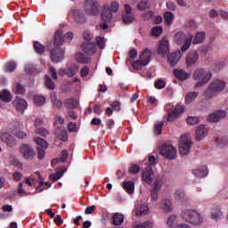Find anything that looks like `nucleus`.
Segmentation results:
<instances>
[{
  "instance_id": "obj_41",
  "label": "nucleus",
  "mask_w": 228,
  "mask_h": 228,
  "mask_svg": "<svg viewBox=\"0 0 228 228\" xmlns=\"http://www.w3.org/2000/svg\"><path fill=\"white\" fill-rule=\"evenodd\" d=\"M163 126H165V123L163 121L161 122H157L154 126V134L159 135L161 134L163 131Z\"/></svg>"
},
{
  "instance_id": "obj_17",
  "label": "nucleus",
  "mask_w": 228,
  "mask_h": 228,
  "mask_svg": "<svg viewBox=\"0 0 228 228\" xmlns=\"http://www.w3.org/2000/svg\"><path fill=\"white\" fill-rule=\"evenodd\" d=\"M227 112L225 110H216L208 117V122H220V119L225 118Z\"/></svg>"
},
{
  "instance_id": "obj_52",
  "label": "nucleus",
  "mask_w": 228,
  "mask_h": 228,
  "mask_svg": "<svg viewBox=\"0 0 228 228\" xmlns=\"http://www.w3.org/2000/svg\"><path fill=\"white\" fill-rule=\"evenodd\" d=\"M154 86L157 90H163V88L167 86V82H165L163 79H159L155 82Z\"/></svg>"
},
{
  "instance_id": "obj_27",
  "label": "nucleus",
  "mask_w": 228,
  "mask_h": 228,
  "mask_svg": "<svg viewBox=\"0 0 228 228\" xmlns=\"http://www.w3.org/2000/svg\"><path fill=\"white\" fill-rule=\"evenodd\" d=\"M123 189L128 195H132V193H134V182L133 181H125L123 182Z\"/></svg>"
},
{
  "instance_id": "obj_1",
  "label": "nucleus",
  "mask_w": 228,
  "mask_h": 228,
  "mask_svg": "<svg viewBox=\"0 0 228 228\" xmlns=\"http://www.w3.org/2000/svg\"><path fill=\"white\" fill-rule=\"evenodd\" d=\"M142 181L146 183V184H151V200L156 202L159 199L158 191H159L161 186H163V179L156 175L154 170L151 169V167H147L142 173Z\"/></svg>"
},
{
  "instance_id": "obj_22",
  "label": "nucleus",
  "mask_w": 228,
  "mask_h": 228,
  "mask_svg": "<svg viewBox=\"0 0 228 228\" xmlns=\"http://www.w3.org/2000/svg\"><path fill=\"white\" fill-rule=\"evenodd\" d=\"M79 70V68L77 67H70V68H66V69H61L59 71V74L64 76H68V77H74L76 76V72Z\"/></svg>"
},
{
  "instance_id": "obj_58",
  "label": "nucleus",
  "mask_w": 228,
  "mask_h": 228,
  "mask_svg": "<svg viewBox=\"0 0 228 228\" xmlns=\"http://www.w3.org/2000/svg\"><path fill=\"white\" fill-rule=\"evenodd\" d=\"M68 131L69 133H76L77 131V125L75 122H70L68 124Z\"/></svg>"
},
{
  "instance_id": "obj_8",
  "label": "nucleus",
  "mask_w": 228,
  "mask_h": 228,
  "mask_svg": "<svg viewBox=\"0 0 228 228\" xmlns=\"http://www.w3.org/2000/svg\"><path fill=\"white\" fill-rule=\"evenodd\" d=\"M159 152L167 159H175L177 157V150L169 143H163L159 148Z\"/></svg>"
},
{
  "instance_id": "obj_31",
  "label": "nucleus",
  "mask_w": 228,
  "mask_h": 228,
  "mask_svg": "<svg viewBox=\"0 0 228 228\" xmlns=\"http://www.w3.org/2000/svg\"><path fill=\"white\" fill-rule=\"evenodd\" d=\"M113 225H122L124 224V215L120 213H115L112 216Z\"/></svg>"
},
{
  "instance_id": "obj_28",
  "label": "nucleus",
  "mask_w": 228,
  "mask_h": 228,
  "mask_svg": "<svg viewBox=\"0 0 228 228\" xmlns=\"http://www.w3.org/2000/svg\"><path fill=\"white\" fill-rule=\"evenodd\" d=\"M208 135V132L206 131V127L204 126H200L196 130V140L200 142L202 138Z\"/></svg>"
},
{
  "instance_id": "obj_19",
  "label": "nucleus",
  "mask_w": 228,
  "mask_h": 228,
  "mask_svg": "<svg viewBox=\"0 0 228 228\" xmlns=\"http://www.w3.org/2000/svg\"><path fill=\"white\" fill-rule=\"evenodd\" d=\"M179 60H181V52H174L167 56V61L170 67H174L179 63Z\"/></svg>"
},
{
  "instance_id": "obj_54",
  "label": "nucleus",
  "mask_w": 228,
  "mask_h": 228,
  "mask_svg": "<svg viewBox=\"0 0 228 228\" xmlns=\"http://www.w3.org/2000/svg\"><path fill=\"white\" fill-rule=\"evenodd\" d=\"M129 174L136 175L140 172V166L136 164H131L128 169Z\"/></svg>"
},
{
  "instance_id": "obj_56",
  "label": "nucleus",
  "mask_w": 228,
  "mask_h": 228,
  "mask_svg": "<svg viewBox=\"0 0 228 228\" xmlns=\"http://www.w3.org/2000/svg\"><path fill=\"white\" fill-rule=\"evenodd\" d=\"M176 223H177V216H169L167 222L168 227H174V225H175Z\"/></svg>"
},
{
  "instance_id": "obj_61",
  "label": "nucleus",
  "mask_w": 228,
  "mask_h": 228,
  "mask_svg": "<svg viewBox=\"0 0 228 228\" xmlns=\"http://www.w3.org/2000/svg\"><path fill=\"white\" fill-rule=\"evenodd\" d=\"M222 216V211L220 210L219 207L216 208V212L212 213V219L218 220Z\"/></svg>"
},
{
  "instance_id": "obj_39",
  "label": "nucleus",
  "mask_w": 228,
  "mask_h": 228,
  "mask_svg": "<svg viewBox=\"0 0 228 228\" xmlns=\"http://www.w3.org/2000/svg\"><path fill=\"white\" fill-rule=\"evenodd\" d=\"M35 142L37 145V149H47V142L40 137H36Z\"/></svg>"
},
{
  "instance_id": "obj_59",
  "label": "nucleus",
  "mask_w": 228,
  "mask_h": 228,
  "mask_svg": "<svg viewBox=\"0 0 228 228\" xmlns=\"http://www.w3.org/2000/svg\"><path fill=\"white\" fill-rule=\"evenodd\" d=\"M44 185L46 186L47 188H51V183L40 182V184L36 188L37 191H38V192L44 191V188H43Z\"/></svg>"
},
{
  "instance_id": "obj_5",
  "label": "nucleus",
  "mask_w": 228,
  "mask_h": 228,
  "mask_svg": "<svg viewBox=\"0 0 228 228\" xmlns=\"http://www.w3.org/2000/svg\"><path fill=\"white\" fill-rule=\"evenodd\" d=\"M181 217L185 222L191 224L192 225H202V217L199 212L193 209H185L181 213Z\"/></svg>"
},
{
  "instance_id": "obj_2",
  "label": "nucleus",
  "mask_w": 228,
  "mask_h": 228,
  "mask_svg": "<svg viewBox=\"0 0 228 228\" xmlns=\"http://www.w3.org/2000/svg\"><path fill=\"white\" fill-rule=\"evenodd\" d=\"M211 77H213V73H211V71L204 68L197 69L192 74V79L194 81H198L193 87L194 90H197V88H201V86L208 85L209 81H211Z\"/></svg>"
},
{
  "instance_id": "obj_29",
  "label": "nucleus",
  "mask_w": 228,
  "mask_h": 228,
  "mask_svg": "<svg viewBox=\"0 0 228 228\" xmlns=\"http://www.w3.org/2000/svg\"><path fill=\"white\" fill-rule=\"evenodd\" d=\"M0 101L3 102H10L12 101V93L8 89H4L0 92Z\"/></svg>"
},
{
  "instance_id": "obj_40",
  "label": "nucleus",
  "mask_w": 228,
  "mask_h": 228,
  "mask_svg": "<svg viewBox=\"0 0 228 228\" xmlns=\"http://www.w3.org/2000/svg\"><path fill=\"white\" fill-rule=\"evenodd\" d=\"M36 106H44L45 104V97L43 95H36L34 97Z\"/></svg>"
},
{
  "instance_id": "obj_51",
  "label": "nucleus",
  "mask_w": 228,
  "mask_h": 228,
  "mask_svg": "<svg viewBox=\"0 0 228 228\" xmlns=\"http://www.w3.org/2000/svg\"><path fill=\"white\" fill-rule=\"evenodd\" d=\"M192 37H190L189 39H186L185 41H183V45L182 46V52L184 53L186 51H188V49H190V46L191 45V40H192Z\"/></svg>"
},
{
  "instance_id": "obj_13",
  "label": "nucleus",
  "mask_w": 228,
  "mask_h": 228,
  "mask_svg": "<svg viewBox=\"0 0 228 228\" xmlns=\"http://www.w3.org/2000/svg\"><path fill=\"white\" fill-rule=\"evenodd\" d=\"M20 152L25 158V159H33L35 158L36 153L33 148L29 146V144H21L20 148Z\"/></svg>"
},
{
  "instance_id": "obj_38",
  "label": "nucleus",
  "mask_w": 228,
  "mask_h": 228,
  "mask_svg": "<svg viewBox=\"0 0 228 228\" xmlns=\"http://www.w3.org/2000/svg\"><path fill=\"white\" fill-rule=\"evenodd\" d=\"M45 85L48 90H54L56 88V85H54V82H53V79L49 77V76H45Z\"/></svg>"
},
{
  "instance_id": "obj_9",
  "label": "nucleus",
  "mask_w": 228,
  "mask_h": 228,
  "mask_svg": "<svg viewBox=\"0 0 228 228\" xmlns=\"http://www.w3.org/2000/svg\"><path fill=\"white\" fill-rule=\"evenodd\" d=\"M72 38H74V34H72V32H67L63 36V30L59 29L55 32L53 45H61L63 42H72Z\"/></svg>"
},
{
  "instance_id": "obj_33",
  "label": "nucleus",
  "mask_w": 228,
  "mask_h": 228,
  "mask_svg": "<svg viewBox=\"0 0 228 228\" xmlns=\"http://www.w3.org/2000/svg\"><path fill=\"white\" fill-rule=\"evenodd\" d=\"M149 213V206L142 204L141 207H136L135 215L136 216H142V215H147Z\"/></svg>"
},
{
  "instance_id": "obj_46",
  "label": "nucleus",
  "mask_w": 228,
  "mask_h": 228,
  "mask_svg": "<svg viewBox=\"0 0 228 228\" xmlns=\"http://www.w3.org/2000/svg\"><path fill=\"white\" fill-rule=\"evenodd\" d=\"M162 209L167 213L172 211V201L170 200H165L162 204Z\"/></svg>"
},
{
  "instance_id": "obj_32",
  "label": "nucleus",
  "mask_w": 228,
  "mask_h": 228,
  "mask_svg": "<svg viewBox=\"0 0 228 228\" xmlns=\"http://www.w3.org/2000/svg\"><path fill=\"white\" fill-rule=\"evenodd\" d=\"M174 197H175V200H179L180 202H183V200H188V197H186L184 191H183L181 189L175 191Z\"/></svg>"
},
{
  "instance_id": "obj_11",
  "label": "nucleus",
  "mask_w": 228,
  "mask_h": 228,
  "mask_svg": "<svg viewBox=\"0 0 228 228\" xmlns=\"http://www.w3.org/2000/svg\"><path fill=\"white\" fill-rule=\"evenodd\" d=\"M54 45L55 46L50 53V58L53 63H60L61 61H63V59L65 58V50L61 49L60 45Z\"/></svg>"
},
{
  "instance_id": "obj_49",
  "label": "nucleus",
  "mask_w": 228,
  "mask_h": 228,
  "mask_svg": "<svg viewBox=\"0 0 228 228\" xmlns=\"http://www.w3.org/2000/svg\"><path fill=\"white\" fill-rule=\"evenodd\" d=\"M163 33V27L159 26V27H153L151 28V35L152 37H159Z\"/></svg>"
},
{
  "instance_id": "obj_14",
  "label": "nucleus",
  "mask_w": 228,
  "mask_h": 228,
  "mask_svg": "<svg viewBox=\"0 0 228 228\" xmlns=\"http://www.w3.org/2000/svg\"><path fill=\"white\" fill-rule=\"evenodd\" d=\"M135 19L134 14L132 12L131 6H129V4H125V13L122 15L124 24H131L132 22H134Z\"/></svg>"
},
{
  "instance_id": "obj_21",
  "label": "nucleus",
  "mask_w": 228,
  "mask_h": 228,
  "mask_svg": "<svg viewBox=\"0 0 228 228\" xmlns=\"http://www.w3.org/2000/svg\"><path fill=\"white\" fill-rule=\"evenodd\" d=\"M174 76L179 81H186V79H190V74H188L184 69H174Z\"/></svg>"
},
{
  "instance_id": "obj_12",
  "label": "nucleus",
  "mask_w": 228,
  "mask_h": 228,
  "mask_svg": "<svg viewBox=\"0 0 228 228\" xmlns=\"http://www.w3.org/2000/svg\"><path fill=\"white\" fill-rule=\"evenodd\" d=\"M100 4L97 0H86V12L87 15H99L101 13Z\"/></svg>"
},
{
  "instance_id": "obj_44",
  "label": "nucleus",
  "mask_w": 228,
  "mask_h": 228,
  "mask_svg": "<svg viewBox=\"0 0 228 228\" xmlns=\"http://www.w3.org/2000/svg\"><path fill=\"white\" fill-rule=\"evenodd\" d=\"M175 40L177 42V44H183V42L188 40L186 38V35L183 32H178L175 36Z\"/></svg>"
},
{
  "instance_id": "obj_57",
  "label": "nucleus",
  "mask_w": 228,
  "mask_h": 228,
  "mask_svg": "<svg viewBox=\"0 0 228 228\" xmlns=\"http://www.w3.org/2000/svg\"><path fill=\"white\" fill-rule=\"evenodd\" d=\"M187 124L189 126H197L199 124V118L197 117H188Z\"/></svg>"
},
{
  "instance_id": "obj_42",
  "label": "nucleus",
  "mask_w": 228,
  "mask_h": 228,
  "mask_svg": "<svg viewBox=\"0 0 228 228\" xmlns=\"http://www.w3.org/2000/svg\"><path fill=\"white\" fill-rule=\"evenodd\" d=\"M34 49L37 54H43V53L45 52V46H44V45L40 44L38 41L34 44Z\"/></svg>"
},
{
  "instance_id": "obj_64",
  "label": "nucleus",
  "mask_w": 228,
  "mask_h": 228,
  "mask_svg": "<svg viewBox=\"0 0 228 228\" xmlns=\"http://www.w3.org/2000/svg\"><path fill=\"white\" fill-rule=\"evenodd\" d=\"M110 106L114 111H120V102L115 101L110 104Z\"/></svg>"
},
{
  "instance_id": "obj_55",
  "label": "nucleus",
  "mask_w": 228,
  "mask_h": 228,
  "mask_svg": "<svg viewBox=\"0 0 228 228\" xmlns=\"http://www.w3.org/2000/svg\"><path fill=\"white\" fill-rule=\"evenodd\" d=\"M128 55H129V58L126 59V63H129V61H131V59L134 60V58L138 56V52H136V49L133 48L128 52Z\"/></svg>"
},
{
  "instance_id": "obj_7",
  "label": "nucleus",
  "mask_w": 228,
  "mask_h": 228,
  "mask_svg": "<svg viewBox=\"0 0 228 228\" xmlns=\"http://www.w3.org/2000/svg\"><path fill=\"white\" fill-rule=\"evenodd\" d=\"M119 4L117 2H112L110 6H104L102 13V20H111L113 19L112 13L118 12Z\"/></svg>"
},
{
  "instance_id": "obj_10",
  "label": "nucleus",
  "mask_w": 228,
  "mask_h": 228,
  "mask_svg": "<svg viewBox=\"0 0 228 228\" xmlns=\"http://www.w3.org/2000/svg\"><path fill=\"white\" fill-rule=\"evenodd\" d=\"M191 145H193V142H191V140L188 138V135H182L179 140L180 154H183V156L190 154V149H191Z\"/></svg>"
},
{
  "instance_id": "obj_43",
  "label": "nucleus",
  "mask_w": 228,
  "mask_h": 228,
  "mask_svg": "<svg viewBox=\"0 0 228 228\" xmlns=\"http://www.w3.org/2000/svg\"><path fill=\"white\" fill-rule=\"evenodd\" d=\"M75 60L77 63H88V57L80 53L75 55Z\"/></svg>"
},
{
  "instance_id": "obj_47",
  "label": "nucleus",
  "mask_w": 228,
  "mask_h": 228,
  "mask_svg": "<svg viewBox=\"0 0 228 228\" xmlns=\"http://www.w3.org/2000/svg\"><path fill=\"white\" fill-rule=\"evenodd\" d=\"M148 163L149 165H146V167L142 169V175H143V172H145V170L150 167L151 170H152V165H156V163H158L156 161V157L154 156H150L149 159H148Z\"/></svg>"
},
{
  "instance_id": "obj_60",
  "label": "nucleus",
  "mask_w": 228,
  "mask_h": 228,
  "mask_svg": "<svg viewBox=\"0 0 228 228\" xmlns=\"http://www.w3.org/2000/svg\"><path fill=\"white\" fill-rule=\"evenodd\" d=\"M45 149L47 148H37L38 159H44V158H45Z\"/></svg>"
},
{
  "instance_id": "obj_30",
  "label": "nucleus",
  "mask_w": 228,
  "mask_h": 228,
  "mask_svg": "<svg viewBox=\"0 0 228 228\" xmlns=\"http://www.w3.org/2000/svg\"><path fill=\"white\" fill-rule=\"evenodd\" d=\"M64 106L66 110H76L77 108V102L74 98H68L64 100Z\"/></svg>"
},
{
  "instance_id": "obj_16",
  "label": "nucleus",
  "mask_w": 228,
  "mask_h": 228,
  "mask_svg": "<svg viewBox=\"0 0 228 228\" xmlns=\"http://www.w3.org/2000/svg\"><path fill=\"white\" fill-rule=\"evenodd\" d=\"M157 53L162 56H165V54H168V53H170V44L168 43V40L162 39L159 42Z\"/></svg>"
},
{
  "instance_id": "obj_26",
  "label": "nucleus",
  "mask_w": 228,
  "mask_h": 228,
  "mask_svg": "<svg viewBox=\"0 0 228 228\" xmlns=\"http://www.w3.org/2000/svg\"><path fill=\"white\" fill-rule=\"evenodd\" d=\"M192 173L196 177H200V178L207 177L208 174V167L202 166L200 168L193 169Z\"/></svg>"
},
{
  "instance_id": "obj_50",
  "label": "nucleus",
  "mask_w": 228,
  "mask_h": 228,
  "mask_svg": "<svg viewBox=\"0 0 228 228\" xmlns=\"http://www.w3.org/2000/svg\"><path fill=\"white\" fill-rule=\"evenodd\" d=\"M25 70L28 74H37V66L33 65V64H27L25 66Z\"/></svg>"
},
{
  "instance_id": "obj_63",
  "label": "nucleus",
  "mask_w": 228,
  "mask_h": 228,
  "mask_svg": "<svg viewBox=\"0 0 228 228\" xmlns=\"http://www.w3.org/2000/svg\"><path fill=\"white\" fill-rule=\"evenodd\" d=\"M37 134H40L41 136H47L49 134V131L45 128H37L36 130Z\"/></svg>"
},
{
  "instance_id": "obj_4",
  "label": "nucleus",
  "mask_w": 228,
  "mask_h": 228,
  "mask_svg": "<svg viewBox=\"0 0 228 228\" xmlns=\"http://www.w3.org/2000/svg\"><path fill=\"white\" fill-rule=\"evenodd\" d=\"M152 52L146 48L139 56V59L131 63L134 70H142L143 67H147L151 63Z\"/></svg>"
},
{
  "instance_id": "obj_15",
  "label": "nucleus",
  "mask_w": 228,
  "mask_h": 228,
  "mask_svg": "<svg viewBox=\"0 0 228 228\" xmlns=\"http://www.w3.org/2000/svg\"><path fill=\"white\" fill-rule=\"evenodd\" d=\"M12 104L19 113H24V110L28 109V102L19 96L14 99Z\"/></svg>"
},
{
  "instance_id": "obj_48",
  "label": "nucleus",
  "mask_w": 228,
  "mask_h": 228,
  "mask_svg": "<svg viewBox=\"0 0 228 228\" xmlns=\"http://www.w3.org/2000/svg\"><path fill=\"white\" fill-rule=\"evenodd\" d=\"M148 8H151V3L149 1H147V0L141 1L137 4V9L138 10H147Z\"/></svg>"
},
{
  "instance_id": "obj_18",
  "label": "nucleus",
  "mask_w": 228,
  "mask_h": 228,
  "mask_svg": "<svg viewBox=\"0 0 228 228\" xmlns=\"http://www.w3.org/2000/svg\"><path fill=\"white\" fill-rule=\"evenodd\" d=\"M55 136L58 140H61V142H67V140H69V134H67V130L64 126L57 127Z\"/></svg>"
},
{
  "instance_id": "obj_6",
  "label": "nucleus",
  "mask_w": 228,
  "mask_h": 228,
  "mask_svg": "<svg viewBox=\"0 0 228 228\" xmlns=\"http://www.w3.org/2000/svg\"><path fill=\"white\" fill-rule=\"evenodd\" d=\"M184 113V105L178 103L167 110V122H175Z\"/></svg>"
},
{
  "instance_id": "obj_45",
  "label": "nucleus",
  "mask_w": 228,
  "mask_h": 228,
  "mask_svg": "<svg viewBox=\"0 0 228 228\" xmlns=\"http://www.w3.org/2000/svg\"><path fill=\"white\" fill-rule=\"evenodd\" d=\"M216 142L217 143V147L224 148L228 143V138L227 136H224L222 138L216 137Z\"/></svg>"
},
{
  "instance_id": "obj_35",
  "label": "nucleus",
  "mask_w": 228,
  "mask_h": 228,
  "mask_svg": "<svg viewBox=\"0 0 228 228\" xmlns=\"http://www.w3.org/2000/svg\"><path fill=\"white\" fill-rule=\"evenodd\" d=\"M199 97V93L197 92H190L185 95V102L186 104H190L191 102H193L195 98Z\"/></svg>"
},
{
  "instance_id": "obj_23",
  "label": "nucleus",
  "mask_w": 228,
  "mask_h": 228,
  "mask_svg": "<svg viewBox=\"0 0 228 228\" xmlns=\"http://www.w3.org/2000/svg\"><path fill=\"white\" fill-rule=\"evenodd\" d=\"M199 60V53L197 52H191L188 53L186 57V63L188 67H191L192 65H195Z\"/></svg>"
},
{
  "instance_id": "obj_24",
  "label": "nucleus",
  "mask_w": 228,
  "mask_h": 228,
  "mask_svg": "<svg viewBox=\"0 0 228 228\" xmlns=\"http://www.w3.org/2000/svg\"><path fill=\"white\" fill-rule=\"evenodd\" d=\"M95 45L94 42L84 43L81 46L82 51H84L85 54H92L95 53Z\"/></svg>"
},
{
  "instance_id": "obj_62",
  "label": "nucleus",
  "mask_w": 228,
  "mask_h": 228,
  "mask_svg": "<svg viewBox=\"0 0 228 228\" xmlns=\"http://www.w3.org/2000/svg\"><path fill=\"white\" fill-rule=\"evenodd\" d=\"M96 45H98V47L100 49H102L105 45L104 38H102L101 37H96Z\"/></svg>"
},
{
  "instance_id": "obj_3",
  "label": "nucleus",
  "mask_w": 228,
  "mask_h": 228,
  "mask_svg": "<svg viewBox=\"0 0 228 228\" xmlns=\"http://www.w3.org/2000/svg\"><path fill=\"white\" fill-rule=\"evenodd\" d=\"M225 85V82L220 79L212 81L204 92V97H206V99H213V97H216L220 92H224Z\"/></svg>"
},
{
  "instance_id": "obj_25",
  "label": "nucleus",
  "mask_w": 228,
  "mask_h": 228,
  "mask_svg": "<svg viewBox=\"0 0 228 228\" xmlns=\"http://www.w3.org/2000/svg\"><path fill=\"white\" fill-rule=\"evenodd\" d=\"M73 18L75 19L76 22H78V24H85V22H86V17L82 11L73 10Z\"/></svg>"
},
{
  "instance_id": "obj_37",
  "label": "nucleus",
  "mask_w": 228,
  "mask_h": 228,
  "mask_svg": "<svg viewBox=\"0 0 228 228\" xmlns=\"http://www.w3.org/2000/svg\"><path fill=\"white\" fill-rule=\"evenodd\" d=\"M206 37V34L204 32H198L192 41V44H202L204 42V38Z\"/></svg>"
},
{
  "instance_id": "obj_34",
  "label": "nucleus",
  "mask_w": 228,
  "mask_h": 228,
  "mask_svg": "<svg viewBox=\"0 0 228 228\" xmlns=\"http://www.w3.org/2000/svg\"><path fill=\"white\" fill-rule=\"evenodd\" d=\"M164 22L167 26H171L172 22H174V13L170 12H164Z\"/></svg>"
},
{
  "instance_id": "obj_20",
  "label": "nucleus",
  "mask_w": 228,
  "mask_h": 228,
  "mask_svg": "<svg viewBox=\"0 0 228 228\" xmlns=\"http://www.w3.org/2000/svg\"><path fill=\"white\" fill-rule=\"evenodd\" d=\"M1 141L7 143L8 147H15V139L8 133H2L0 135Z\"/></svg>"
},
{
  "instance_id": "obj_53",
  "label": "nucleus",
  "mask_w": 228,
  "mask_h": 228,
  "mask_svg": "<svg viewBox=\"0 0 228 228\" xmlns=\"http://www.w3.org/2000/svg\"><path fill=\"white\" fill-rule=\"evenodd\" d=\"M15 93L19 95H22L23 94H26V89L24 88V86L20 84H16L14 87Z\"/></svg>"
},
{
  "instance_id": "obj_36",
  "label": "nucleus",
  "mask_w": 228,
  "mask_h": 228,
  "mask_svg": "<svg viewBox=\"0 0 228 228\" xmlns=\"http://www.w3.org/2000/svg\"><path fill=\"white\" fill-rule=\"evenodd\" d=\"M15 69H17V63L15 61H9L5 64L4 70V72H14Z\"/></svg>"
}]
</instances>
